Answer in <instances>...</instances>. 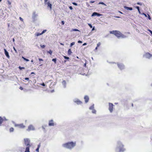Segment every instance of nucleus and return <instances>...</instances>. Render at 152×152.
I'll use <instances>...</instances> for the list:
<instances>
[{
	"label": "nucleus",
	"instance_id": "f257e3e1",
	"mask_svg": "<svg viewBox=\"0 0 152 152\" xmlns=\"http://www.w3.org/2000/svg\"><path fill=\"white\" fill-rule=\"evenodd\" d=\"M75 145V143L72 142H68L63 145V147L69 149L72 148Z\"/></svg>",
	"mask_w": 152,
	"mask_h": 152
},
{
	"label": "nucleus",
	"instance_id": "f03ea898",
	"mask_svg": "<svg viewBox=\"0 0 152 152\" xmlns=\"http://www.w3.org/2000/svg\"><path fill=\"white\" fill-rule=\"evenodd\" d=\"M110 33L114 34L118 38L124 37V35H123L120 31H110Z\"/></svg>",
	"mask_w": 152,
	"mask_h": 152
},
{
	"label": "nucleus",
	"instance_id": "7ed1b4c3",
	"mask_svg": "<svg viewBox=\"0 0 152 152\" xmlns=\"http://www.w3.org/2000/svg\"><path fill=\"white\" fill-rule=\"evenodd\" d=\"M118 146L117 147L116 152H123L125 151V149L124 148V145L120 142L118 143Z\"/></svg>",
	"mask_w": 152,
	"mask_h": 152
},
{
	"label": "nucleus",
	"instance_id": "20e7f679",
	"mask_svg": "<svg viewBox=\"0 0 152 152\" xmlns=\"http://www.w3.org/2000/svg\"><path fill=\"white\" fill-rule=\"evenodd\" d=\"M14 126L15 127H18L20 129H24L26 126L23 124H15Z\"/></svg>",
	"mask_w": 152,
	"mask_h": 152
},
{
	"label": "nucleus",
	"instance_id": "39448f33",
	"mask_svg": "<svg viewBox=\"0 0 152 152\" xmlns=\"http://www.w3.org/2000/svg\"><path fill=\"white\" fill-rule=\"evenodd\" d=\"M114 105L111 103H109V110L110 113H112L113 111V107Z\"/></svg>",
	"mask_w": 152,
	"mask_h": 152
},
{
	"label": "nucleus",
	"instance_id": "423d86ee",
	"mask_svg": "<svg viewBox=\"0 0 152 152\" xmlns=\"http://www.w3.org/2000/svg\"><path fill=\"white\" fill-rule=\"evenodd\" d=\"M25 144L26 146H31L30 145V140L26 138L24 139Z\"/></svg>",
	"mask_w": 152,
	"mask_h": 152
},
{
	"label": "nucleus",
	"instance_id": "0eeeda50",
	"mask_svg": "<svg viewBox=\"0 0 152 152\" xmlns=\"http://www.w3.org/2000/svg\"><path fill=\"white\" fill-rule=\"evenodd\" d=\"M35 129L34 126L32 125H30L28 127V128L27 130L28 131H30L31 130H34Z\"/></svg>",
	"mask_w": 152,
	"mask_h": 152
},
{
	"label": "nucleus",
	"instance_id": "6e6552de",
	"mask_svg": "<svg viewBox=\"0 0 152 152\" xmlns=\"http://www.w3.org/2000/svg\"><path fill=\"white\" fill-rule=\"evenodd\" d=\"M48 0H44L45 4H47L48 7H49L50 9L51 10L52 8V4L50 3L49 1L47 3Z\"/></svg>",
	"mask_w": 152,
	"mask_h": 152
},
{
	"label": "nucleus",
	"instance_id": "1a4fd4ad",
	"mask_svg": "<svg viewBox=\"0 0 152 152\" xmlns=\"http://www.w3.org/2000/svg\"><path fill=\"white\" fill-rule=\"evenodd\" d=\"M7 120L5 117L2 118L0 116V126L4 121Z\"/></svg>",
	"mask_w": 152,
	"mask_h": 152
},
{
	"label": "nucleus",
	"instance_id": "9d476101",
	"mask_svg": "<svg viewBox=\"0 0 152 152\" xmlns=\"http://www.w3.org/2000/svg\"><path fill=\"white\" fill-rule=\"evenodd\" d=\"M145 57L146 58H149L152 56V55L149 53H147L145 54Z\"/></svg>",
	"mask_w": 152,
	"mask_h": 152
},
{
	"label": "nucleus",
	"instance_id": "9b49d317",
	"mask_svg": "<svg viewBox=\"0 0 152 152\" xmlns=\"http://www.w3.org/2000/svg\"><path fill=\"white\" fill-rule=\"evenodd\" d=\"M118 66L119 68L121 70L123 69L124 68V65L122 64H118Z\"/></svg>",
	"mask_w": 152,
	"mask_h": 152
},
{
	"label": "nucleus",
	"instance_id": "f8f14e48",
	"mask_svg": "<svg viewBox=\"0 0 152 152\" xmlns=\"http://www.w3.org/2000/svg\"><path fill=\"white\" fill-rule=\"evenodd\" d=\"M102 15V14L98 13L96 12H94L92 14L91 16H100Z\"/></svg>",
	"mask_w": 152,
	"mask_h": 152
},
{
	"label": "nucleus",
	"instance_id": "ddd939ff",
	"mask_svg": "<svg viewBox=\"0 0 152 152\" xmlns=\"http://www.w3.org/2000/svg\"><path fill=\"white\" fill-rule=\"evenodd\" d=\"M48 125L50 126H54V123L53 120H51L49 121Z\"/></svg>",
	"mask_w": 152,
	"mask_h": 152
},
{
	"label": "nucleus",
	"instance_id": "4468645a",
	"mask_svg": "<svg viewBox=\"0 0 152 152\" xmlns=\"http://www.w3.org/2000/svg\"><path fill=\"white\" fill-rule=\"evenodd\" d=\"M85 101L86 103H87L88 101L89 98L88 96H85L84 98Z\"/></svg>",
	"mask_w": 152,
	"mask_h": 152
},
{
	"label": "nucleus",
	"instance_id": "2eb2a0df",
	"mask_svg": "<svg viewBox=\"0 0 152 152\" xmlns=\"http://www.w3.org/2000/svg\"><path fill=\"white\" fill-rule=\"evenodd\" d=\"M4 50L5 52V55L8 58H9L10 57L9 55L8 52L5 49H4Z\"/></svg>",
	"mask_w": 152,
	"mask_h": 152
},
{
	"label": "nucleus",
	"instance_id": "dca6fc26",
	"mask_svg": "<svg viewBox=\"0 0 152 152\" xmlns=\"http://www.w3.org/2000/svg\"><path fill=\"white\" fill-rule=\"evenodd\" d=\"M27 147H26L25 152H29V148L31 147V146H27Z\"/></svg>",
	"mask_w": 152,
	"mask_h": 152
},
{
	"label": "nucleus",
	"instance_id": "f3484780",
	"mask_svg": "<svg viewBox=\"0 0 152 152\" xmlns=\"http://www.w3.org/2000/svg\"><path fill=\"white\" fill-rule=\"evenodd\" d=\"M75 102L78 104H80L82 103L81 101L78 100L76 101Z\"/></svg>",
	"mask_w": 152,
	"mask_h": 152
},
{
	"label": "nucleus",
	"instance_id": "a211bd4d",
	"mask_svg": "<svg viewBox=\"0 0 152 152\" xmlns=\"http://www.w3.org/2000/svg\"><path fill=\"white\" fill-rule=\"evenodd\" d=\"M41 146L40 143H39L38 145V147L36 149V151L37 152H39V149L40 148Z\"/></svg>",
	"mask_w": 152,
	"mask_h": 152
},
{
	"label": "nucleus",
	"instance_id": "6ab92c4d",
	"mask_svg": "<svg viewBox=\"0 0 152 152\" xmlns=\"http://www.w3.org/2000/svg\"><path fill=\"white\" fill-rule=\"evenodd\" d=\"M125 8L127 10H132V7H125Z\"/></svg>",
	"mask_w": 152,
	"mask_h": 152
},
{
	"label": "nucleus",
	"instance_id": "aec40b11",
	"mask_svg": "<svg viewBox=\"0 0 152 152\" xmlns=\"http://www.w3.org/2000/svg\"><path fill=\"white\" fill-rule=\"evenodd\" d=\"M101 45V43L100 42H99L97 44V46L96 48L95 49V50H96L97 49L98 47H99Z\"/></svg>",
	"mask_w": 152,
	"mask_h": 152
},
{
	"label": "nucleus",
	"instance_id": "412c9836",
	"mask_svg": "<svg viewBox=\"0 0 152 152\" xmlns=\"http://www.w3.org/2000/svg\"><path fill=\"white\" fill-rule=\"evenodd\" d=\"M72 53V52L71 50V49H69L68 51V55H71V54Z\"/></svg>",
	"mask_w": 152,
	"mask_h": 152
},
{
	"label": "nucleus",
	"instance_id": "4be33fe9",
	"mask_svg": "<svg viewBox=\"0 0 152 152\" xmlns=\"http://www.w3.org/2000/svg\"><path fill=\"white\" fill-rule=\"evenodd\" d=\"M62 84L64 86V87H66V82L65 80H63L62 81Z\"/></svg>",
	"mask_w": 152,
	"mask_h": 152
},
{
	"label": "nucleus",
	"instance_id": "5701e85b",
	"mask_svg": "<svg viewBox=\"0 0 152 152\" xmlns=\"http://www.w3.org/2000/svg\"><path fill=\"white\" fill-rule=\"evenodd\" d=\"M42 34V33H37L35 34V35L38 36Z\"/></svg>",
	"mask_w": 152,
	"mask_h": 152
},
{
	"label": "nucleus",
	"instance_id": "b1692460",
	"mask_svg": "<svg viewBox=\"0 0 152 152\" xmlns=\"http://www.w3.org/2000/svg\"><path fill=\"white\" fill-rule=\"evenodd\" d=\"M14 129L13 127H11L10 129V132H12L14 131Z\"/></svg>",
	"mask_w": 152,
	"mask_h": 152
},
{
	"label": "nucleus",
	"instance_id": "393cba45",
	"mask_svg": "<svg viewBox=\"0 0 152 152\" xmlns=\"http://www.w3.org/2000/svg\"><path fill=\"white\" fill-rule=\"evenodd\" d=\"M52 61H53L55 64L56 63V58L53 59Z\"/></svg>",
	"mask_w": 152,
	"mask_h": 152
},
{
	"label": "nucleus",
	"instance_id": "a878e982",
	"mask_svg": "<svg viewBox=\"0 0 152 152\" xmlns=\"http://www.w3.org/2000/svg\"><path fill=\"white\" fill-rule=\"evenodd\" d=\"M22 58L25 61H29V60L28 59H26L24 57H23L22 56Z\"/></svg>",
	"mask_w": 152,
	"mask_h": 152
},
{
	"label": "nucleus",
	"instance_id": "bb28decb",
	"mask_svg": "<svg viewBox=\"0 0 152 152\" xmlns=\"http://www.w3.org/2000/svg\"><path fill=\"white\" fill-rule=\"evenodd\" d=\"M72 31H79V30L77 29H73Z\"/></svg>",
	"mask_w": 152,
	"mask_h": 152
},
{
	"label": "nucleus",
	"instance_id": "cd10ccee",
	"mask_svg": "<svg viewBox=\"0 0 152 152\" xmlns=\"http://www.w3.org/2000/svg\"><path fill=\"white\" fill-rule=\"evenodd\" d=\"M136 8L137 9V10H138V12H139L140 13V8H139V7L137 6Z\"/></svg>",
	"mask_w": 152,
	"mask_h": 152
},
{
	"label": "nucleus",
	"instance_id": "c85d7f7f",
	"mask_svg": "<svg viewBox=\"0 0 152 152\" xmlns=\"http://www.w3.org/2000/svg\"><path fill=\"white\" fill-rule=\"evenodd\" d=\"M48 53L50 54V55H52V51L51 50H50L48 52Z\"/></svg>",
	"mask_w": 152,
	"mask_h": 152
},
{
	"label": "nucleus",
	"instance_id": "c756f323",
	"mask_svg": "<svg viewBox=\"0 0 152 152\" xmlns=\"http://www.w3.org/2000/svg\"><path fill=\"white\" fill-rule=\"evenodd\" d=\"M19 68L20 69V70H22V69H25V68L24 67H21V66H19Z\"/></svg>",
	"mask_w": 152,
	"mask_h": 152
},
{
	"label": "nucleus",
	"instance_id": "7c9ffc66",
	"mask_svg": "<svg viewBox=\"0 0 152 152\" xmlns=\"http://www.w3.org/2000/svg\"><path fill=\"white\" fill-rule=\"evenodd\" d=\"M64 59H69V57H66L65 56H64Z\"/></svg>",
	"mask_w": 152,
	"mask_h": 152
},
{
	"label": "nucleus",
	"instance_id": "2f4dec72",
	"mask_svg": "<svg viewBox=\"0 0 152 152\" xmlns=\"http://www.w3.org/2000/svg\"><path fill=\"white\" fill-rule=\"evenodd\" d=\"M75 44L74 42H72L70 44V46L72 47V45H74Z\"/></svg>",
	"mask_w": 152,
	"mask_h": 152
},
{
	"label": "nucleus",
	"instance_id": "473e14b6",
	"mask_svg": "<svg viewBox=\"0 0 152 152\" xmlns=\"http://www.w3.org/2000/svg\"><path fill=\"white\" fill-rule=\"evenodd\" d=\"M40 46L42 48H44L45 47V46L44 45H41Z\"/></svg>",
	"mask_w": 152,
	"mask_h": 152
},
{
	"label": "nucleus",
	"instance_id": "72a5a7b5",
	"mask_svg": "<svg viewBox=\"0 0 152 152\" xmlns=\"http://www.w3.org/2000/svg\"><path fill=\"white\" fill-rule=\"evenodd\" d=\"M94 108V106L93 105H92L91 107H90L89 109L91 110L93 109Z\"/></svg>",
	"mask_w": 152,
	"mask_h": 152
},
{
	"label": "nucleus",
	"instance_id": "f704fd0d",
	"mask_svg": "<svg viewBox=\"0 0 152 152\" xmlns=\"http://www.w3.org/2000/svg\"><path fill=\"white\" fill-rule=\"evenodd\" d=\"M88 26H90V27L91 28H92V25L91 24L88 23Z\"/></svg>",
	"mask_w": 152,
	"mask_h": 152
},
{
	"label": "nucleus",
	"instance_id": "c9c22d12",
	"mask_svg": "<svg viewBox=\"0 0 152 152\" xmlns=\"http://www.w3.org/2000/svg\"><path fill=\"white\" fill-rule=\"evenodd\" d=\"M92 113H96V111L95 110H93L92 111Z\"/></svg>",
	"mask_w": 152,
	"mask_h": 152
},
{
	"label": "nucleus",
	"instance_id": "e433bc0d",
	"mask_svg": "<svg viewBox=\"0 0 152 152\" xmlns=\"http://www.w3.org/2000/svg\"><path fill=\"white\" fill-rule=\"evenodd\" d=\"M46 30H44L42 31V34H43L44 33H45V32H46Z\"/></svg>",
	"mask_w": 152,
	"mask_h": 152
},
{
	"label": "nucleus",
	"instance_id": "4c0bfd02",
	"mask_svg": "<svg viewBox=\"0 0 152 152\" xmlns=\"http://www.w3.org/2000/svg\"><path fill=\"white\" fill-rule=\"evenodd\" d=\"M73 4H74V5H75V6H77V4L76 3H75V2H74V3H72Z\"/></svg>",
	"mask_w": 152,
	"mask_h": 152
},
{
	"label": "nucleus",
	"instance_id": "58836bf2",
	"mask_svg": "<svg viewBox=\"0 0 152 152\" xmlns=\"http://www.w3.org/2000/svg\"><path fill=\"white\" fill-rule=\"evenodd\" d=\"M7 2L9 5H11V2L9 0H7Z\"/></svg>",
	"mask_w": 152,
	"mask_h": 152
},
{
	"label": "nucleus",
	"instance_id": "ea45409f",
	"mask_svg": "<svg viewBox=\"0 0 152 152\" xmlns=\"http://www.w3.org/2000/svg\"><path fill=\"white\" fill-rule=\"evenodd\" d=\"M19 18H20V20L21 21H23V19L22 18H21V17H20Z\"/></svg>",
	"mask_w": 152,
	"mask_h": 152
},
{
	"label": "nucleus",
	"instance_id": "a19ab883",
	"mask_svg": "<svg viewBox=\"0 0 152 152\" xmlns=\"http://www.w3.org/2000/svg\"><path fill=\"white\" fill-rule=\"evenodd\" d=\"M61 23L62 25H64V21H61Z\"/></svg>",
	"mask_w": 152,
	"mask_h": 152
},
{
	"label": "nucleus",
	"instance_id": "79ce46f5",
	"mask_svg": "<svg viewBox=\"0 0 152 152\" xmlns=\"http://www.w3.org/2000/svg\"><path fill=\"white\" fill-rule=\"evenodd\" d=\"M40 85H42V86H45V83H42V84H41Z\"/></svg>",
	"mask_w": 152,
	"mask_h": 152
},
{
	"label": "nucleus",
	"instance_id": "37998d69",
	"mask_svg": "<svg viewBox=\"0 0 152 152\" xmlns=\"http://www.w3.org/2000/svg\"><path fill=\"white\" fill-rule=\"evenodd\" d=\"M19 89L22 90L23 89V88L22 87L20 86L19 88Z\"/></svg>",
	"mask_w": 152,
	"mask_h": 152
},
{
	"label": "nucleus",
	"instance_id": "c03bdc74",
	"mask_svg": "<svg viewBox=\"0 0 152 152\" xmlns=\"http://www.w3.org/2000/svg\"><path fill=\"white\" fill-rule=\"evenodd\" d=\"M25 80H29V79L28 77H26L25 78Z\"/></svg>",
	"mask_w": 152,
	"mask_h": 152
},
{
	"label": "nucleus",
	"instance_id": "a18cd8bd",
	"mask_svg": "<svg viewBox=\"0 0 152 152\" xmlns=\"http://www.w3.org/2000/svg\"><path fill=\"white\" fill-rule=\"evenodd\" d=\"M69 8L71 10H72L73 9V8H72V6H70L69 7Z\"/></svg>",
	"mask_w": 152,
	"mask_h": 152
},
{
	"label": "nucleus",
	"instance_id": "49530a36",
	"mask_svg": "<svg viewBox=\"0 0 152 152\" xmlns=\"http://www.w3.org/2000/svg\"><path fill=\"white\" fill-rule=\"evenodd\" d=\"M94 2H95L94 1H90V3H94Z\"/></svg>",
	"mask_w": 152,
	"mask_h": 152
},
{
	"label": "nucleus",
	"instance_id": "de8ad7c7",
	"mask_svg": "<svg viewBox=\"0 0 152 152\" xmlns=\"http://www.w3.org/2000/svg\"><path fill=\"white\" fill-rule=\"evenodd\" d=\"M86 4H87V5L88 7H89V4H88V2H86Z\"/></svg>",
	"mask_w": 152,
	"mask_h": 152
},
{
	"label": "nucleus",
	"instance_id": "09e8293b",
	"mask_svg": "<svg viewBox=\"0 0 152 152\" xmlns=\"http://www.w3.org/2000/svg\"><path fill=\"white\" fill-rule=\"evenodd\" d=\"M39 61H43V59L42 58H39Z\"/></svg>",
	"mask_w": 152,
	"mask_h": 152
},
{
	"label": "nucleus",
	"instance_id": "8fccbe9b",
	"mask_svg": "<svg viewBox=\"0 0 152 152\" xmlns=\"http://www.w3.org/2000/svg\"><path fill=\"white\" fill-rule=\"evenodd\" d=\"M99 4H104V3L103 2H100V3H99Z\"/></svg>",
	"mask_w": 152,
	"mask_h": 152
},
{
	"label": "nucleus",
	"instance_id": "3c124183",
	"mask_svg": "<svg viewBox=\"0 0 152 152\" xmlns=\"http://www.w3.org/2000/svg\"><path fill=\"white\" fill-rule=\"evenodd\" d=\"M78 43H82V42L81 41L79 40L78 41Z\"/></svg>",
	"mask_w": 152,
	"mask_h": 152
},
{
	"label": "nucleus",
	"instance_id": "603ef678",
	"mask_svg": "<svg viewBox=\"0 0 152 152\" xmlns=\"http://www.w3.org/2000/svg\"><path fill=\"white\" fill-rule=\"evenodd\" d=\"M149 31L151 33V34L152 35V31L151 30H149Z\"/></svg>",
	"mask_w": 152,
	"mask_h": 152
},
{
	"label": "nucleus",
	"instance_id": "864d4df0",
	"mask_svg": "<svg viewBox=\"0 0 152 152\" xmlns=\"http://www.w3.org/2000/svg\"><path fill=\"white\" fill-rule=\"evenodd\" d=\"M87 45V43H84L83 44V46H84V45Z\"/></svg>",
	"mask_w": 152,
	"mask_h": 152
},
{
	"label": "nucleus",
	"instance_id": "5fc2aeb1",
	"mask_svg": "<svg viewBox=\"0 0 152 152\" xmlns=\"http://www.w3.org/2000/svg\"><path fill=\"white\" fill-rule=\"evenodd\" d=\"M95 30V28H94V27L92 29V31H94Z\"/></svg>",
	"mask_w": 152,
	"mask_h": 152
},
{
	"label": "nucleus",
	"instance_id": "6e6d98bb",
	"mask_svg": "<svg viewBox=\"0 0 152 152\" xmlns=\"http://www.w3.org/2000/svg\"><path fill=\"white\" fill-rule=\"evenodd\" d=\"M8 25V27H10V23H8V25Z\"/></svg>",
	"mask_w": 152,
	"mask_h": 152
},
{
	"label": "nucleus",
	"instance_id": "4d7b16f0",
	"mask_svg": "<svg viewBox=\"0 0 152 152\" xmlns=\"http://www.w3.org/2000/svg\"><path fill=\"white\" fill-rule=\"evenodd\" d=\"M137 4L138 5H141V4L139 2H138Z\"/></svg>",
	"mask_w": 152,
	"mask_h": 152
},
{
	"label": "nucleus",
	"instance_id": "13d9d810",
	"mask_svg": "<svg viewBox=\"0 0 152 152\" xmlns=\"http://www.w3.org/2000/svg\"><path fill=\"white\" fill-rule=\"evenodd\" d=\"M60 44H61V45H64V44H63L62 43H60Z\"/></svg>",
	"mask_w": 152,
	"mask_h": 152
},
{
	"label": "nucleus",
	"instance_id": "bf43d9fd",
	"mask_svg": "<svg viewBox=\"0 0 152 152\" xmlns=\"http://www.w3.org/2000/svg\"><path fill=\"white\" fill-rule=\"evenodd\" d=\"M34 74V72H32L31 73V74Z\"/></svg>",
	"mask_w": 152,
	"mask_h": 152
},
{
	"label": "nucleus",
	"instance_id": "052dcab7",
	"mask_svg": "<svg viewBox=\"0 0 152 152\" xmlns=\"http://www.w3.org/2000/svg\"><path fill=\"white\" fill-rule=\"evenodd\" d=\"M31 62H33V60H31Z\"/></svg>",
	"mask_w": 152,
	"mask_h": 152
},
{
	"label": "nucleus",
	"instance_id": "680f3d73",
	"mask_svg": "<svg viewBox=\"0 0 152 152\" xmlns=\"http://www.w3.org/2000/svg\"><path fill=\"white\" fill-rule=\"evenodd\" d=\"M42 128H43V129H45V128H44V126H42Z\"/></svg>",
	"mask_w": 152,
	"mask_h": 152
},
{
	"label": "nucleus",
	"instance_id": "e2e57ef3",
	"mask_svg": "<svg viewBox=\"0 0 152 152\" xmlns=\"http://www.w3.org/2000/svg\"><path fill=\"white\" fill-rule=\"evenodd\" d=\"M14 49L15 50L16 52V50L14 48Z\"/></svg>",
	"mask_w": 152,
	"mask_h": 152
},
{
	"label": "nucleus",
	"instance_id": "0e129e2a",
	"mask_svg": "<svg viewBox=\"0 0 152 152\" xmlns=\"http://www.w3.org/2000/svg\"><path fill=\"white\" fill-rule=\"evenodd\" d=\"M13 41H15V39H13Z\"/></svg>",
	"mask_w": 152,
	"mask_h": 152
},
{
	"label": "nucleus",
	"instance_id": "69168bd1",
	"mask_svg": "<svg viewBox=\"0 0 152 152\" xmlns=\"http://www.w3.org/2000/svg\"><path fill=\"white\" fill-rule=\"evenodd\" d=\"M149 16V19H151V18H150V16Z\"/></svg>",
	"mask_w": 152,
	"mask_h": 152
},
{
	"label": "nucleus",
	"instance_id": "338daca9",
	"mask_svg": "<svg viewBox=\"0 0 152 152\" xmlns=\"http://www.w3.org/2000/svg\"><path fill=\"white\" fill-rule=\"evenodd\" d=\"M35 12H34V14H34V15H35Z\"/></svg>",
	"mask_w": 152,
	"mask_h": 152
},
{
	"label": "nucleus",
	"instance_id": "774afa93",
	"mask_svg": "<svg viewBox=\"0 0 152 152\" xmlns=\"http://www.w3.org/2000/svg\"><path fill=\"white\" fill-rule=\"evenodd\" d=\"M144 15H145V16H146V15L145 14Z\"/></svg>",
	"mask_w": 152,
	"mask_h": 152
}]
</instances>
